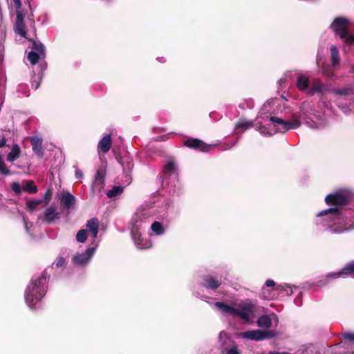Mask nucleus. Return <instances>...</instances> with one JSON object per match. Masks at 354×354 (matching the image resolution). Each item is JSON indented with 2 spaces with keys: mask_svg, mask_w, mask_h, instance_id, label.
Instances as JSON below:
<instances>
[{
  "mask_svg": "<svg viewBox=\"0 0 354 354\" xmlns=\"http://www.w3.org/2000/svg\"><path fill=\"white\" fill-rule=\"evenodd\" d=\"M48 273L44 270L41 275L31 279L25 291V301L27 305L34 309L35 306L41 300L47 291Z\"/></svg>",
  "mask_w": 354,
  "mask_h": 354,
  "instance_id": "1",
  "label": "nucleus"
},
{
  "mask_svg": "<svg viewBox=\"0 0 354 354\" xmlns=\"http://www.w3.org/2000/svg\"><path fill=\"white\" fill-rule=\"evenodd\" d=\"M325 202L328 205L337 207L322 211L319 212L317 216H322L330 214L332 216V219L339 218L341 216L340 207L348 203V197L341 193L336 192L327 195L325 198Z\"/></svg>",
  "mask_w": 354,
  "mask_h": 354,
  "instance_id": "2",
  "label": "nucleus"
},
{
  "mask_svg": "<svg viewBox=\"0 0 354 354\" xmlns=\"http://www.w3.org/2000/svg\"><path fill=\"white\" fill-rule=\"evenodd\" d=\"M262 308L259 307L251 303H245L241 306L240 309L236 308L235 316H238L242 319L249 322L250 319L254 317V313Z\"/></svg>",
  "mask_w": 354,
  "mask_h": 354,
  "instance_id": "3",
  "label": "nucleus"
},
{
  "mask_svg": "<svg viewBox=\"0 0 354 354\" xmlns=\"http://www.w3.org/2000/svg\"><path fill=\"white\" fill-rule=\"evenodd\" d=\"M269 119L270 121L273 123L278 124L279 127H278V131L279 132H286L290 129H297L301 126V122L299 119H295L293 121H285L283 119L276 117L272 116L270 118H266Z\"/></svg>",
  "mask_w": 354,
  "mask_h": 354,
  "instance_id": "4",
  "label": "nucleus"
},
{
  "mask_svg": "<svg viewBox=\"0 0 354 354\" xmlns=\"http://www.w3.org/2000/svg\"><path fill=\"white\" fill-rule=\"evenodd\" d=\"M183 145L194 150L201 152H209L214 147L213 145H209L204 142L198 138H189L183 141Z\"/></svg>",
  "mask_w": 354,
  "mask_h": 354,
  "instance_id": "5",
  "label": "nucleus"
},
{
  "mask_svg": "<svg viewBox=\"0 0 354 354\" xmlns=\"http://www.w3.org/2000/svg\"><path fill=\"white\" fill-rule=\"evenodd\" d=\"M349 21L344 17H337L330 25V28L336 35L340 38L345 37L347 35Z\"/></svg>",
  "mask_w": 354,
  "mask_h": 354,
  "instance_id": "6",
  "label": "nucleus"
},
{
  "mask_svg": "<svg viewBox=\"0 0 354 354\" xmlns=\"http://www.w3.org/2000/svg\"><path fill=\"white\" fill-rule=\"evenodd\" d=\"M59 213L56 212L55 206L51 205L46 209L44 213L39 215L38 219L46 223H51L55 220L59 219Z\"/></svg>",
  "mask_w": 354,
  "mask_h": 354,
  "instance_id": "7",
  "label": "nucleus"
},
{
  "mask_svg": "<svg viewBox=\"0 0 354 354\" xmlns=\"http://www.w3.org/2000/svg\"><path fill=\"white\" fill-rule=\"evenodd\" d=\"M112 151L114 153L117 161L123 167L124 171L127 174V175L129 174L133 167V159L127 156L123 157L121 156L118 152V150L115 149V148L113 149Z\"/></svg>",
  "mask_w": 354,
  "mask_h": 354,
  "instance_id": "8",
  "label": "nucleus"
},
{
  "mask_svg": "<svg viewBox=\"0 0 354 354\" xmlns=\"http://www.w3.org/2000/svg\"><path fill=\"white\" fill-rule=\"evenodd\" d=\"M131 234L134 243L138 249H147L151 246V242L142 237L137 227H133L131 230Z\"/></svg>",
  "mask_w": 354,
  "mask_h": 354,
  "instance_id": "9",
  "label": "nucleus"
},
{
  "mask_svg": "<svg viewBox=\"0 0 354 354\" xmlns=\"http://www.w3.org/2000/svg\"><path fill=\"white\" fill-rule=\"evenodd\" d=\"M345 276H351L354 278V261H351L346 264L342 270L328 274V279H337Z\"/></svg>",
  "mask_w": 354,
  "mask_h": 354,
  "instance_id": "10",
  "label": "nucleus"
},
{
  "mask_svg": "<svg viewBox=\"0 0 354 354\" xmlns=\"http://www.w3.org/2000/svg\"><path fill=\"white\" fill-rule=\"evenodd\" d=\"M95 248H88L84 253L76 254L73 257V263L75 265L84 266L86 265L91 256L94 254Z\"/></svg>",
  "mask_w": 354,
  "mask_h": 354,
  "instance_id": "11",
  "label": "nucleus"
},
{
  "mask_svg": "<svg viewBox=\"0 0 354 354\" xmlns=\"http://www.w3.org/2000/svg\"><path fill=\"white\" fill-rule=\"evenodd\" d=\"M30 141L33 153L39 158H43L44 156V151L42 147V138L37 136H35L30 138Z\"/></svg>",
  "mask_w": 354,
  "mask_h": 354,
  "instance_id": "12",
  "label": "nucleus"
},
{
  "mask_svg": "<svg viewBox=\"0 0 354 354\" xmlns=\"http://www.w3.org/2000/svg\"><path fill=\"white\" fill-rule=\"evenodd\" d=\"M24 15L22 13L18 10L17 11V18L14 25V30L22 37L28 39L26 27L24 23Z\"/></svg>",
  "mask_w": 354,
  "mask_h": 354,
  "instance_id": "13",
  "label": "nucleus"
},
{
  "mask_svg": "<svg viewBox=\"0 0 354 354\" xmlns=\"http://www.w3.org/2000/svg\"><path fill=\"white\" fill-rule=\"evenodd\" d=\"M276 333H238L239 336L243 339L262 341L266 339L272 338Z\"/></svg>",
  "mask_w": 354,
  "mask_h": 354,
  "instance_id": "14",
  "label": "nucleus"
},
{
  "mask_svg": "<svg viewBox=\"0 0 354 354\" xmlns=\"http://www.w3.org/2000/svg\"><path fill=\"white\" fill-rule=\"evenodd\" d=\"M61 207L62 209H71L75 203V198L69 192L64 194L60 199Z\"/></svg>",
  "mask_w": 354,
  "mask_h": 354,
  "instance_id": "15",
  "label": "nucleus"
},
{
  "mask_svg": "<svg viewBox=\"0 0 354 354\" xmlns=\"http://www.w3.org/2000/svg\"><path fill=\"white\" fill-rule=\"evenodd\" d=\"M86 227L88 232L91 234L92 238L95 239L97 236V234L100 229V221L96 217L92 218L87 221Z\"/></svg>",
  "mask_w": 354,
  "mask_h": 354,
  "instance_id": "16",
  "label": "nucleus"
},
{
  "mask_svg": "<svg viewBox=\"0 0 354 354\" xmlns=\"http://www.w3.org/2000/svg\"><path fill=\"white\" fill-rule=\"evenodd\" d=\"M112 145V140L110 134L104 136L98 142V150L106 153L111 149Z\"/></svg>",
  "mask_w": 354,
  "mask_h": 354,
  "instance_id": "17",
  "label": "nucleus"
},
{
  "mask_svg": "<svg viewBox=\"0 0 354 354\" xmlns=\"http://www.w3.org/2000/svg\"><path fill=\"white\" fill-rule=\"evenodd\" d=\"M205 283L203 286L206 288L211 290L217 289L221 284V282L218 281L216 277L210 275H207L203 277Z\"/></svg>",
  "mask_w": 354,
  "mask_h": 354,
  "instance_id": "18",
  "label": "nucleus"
},
{
  "mask_svg": "<svg viewBox=\"0 0 354 354\" xmlns=\"http://www.w3.org/2000/svg\"><path fill=\"white\" fill-rule=\"evenodd\" d=\"M254 123L252 121H249L245 119H241L235 125L236 133H241L247 129L253 127Z\"/></svg>",
  "mask_w": 354,
  "mask_h": 354,
  "instance_id": "19",
  "label": "nucleus"
},
{
  "mask_svg": "<svg viewBox=\"0 0 354 354\" xmlns=\"http://www.w3.org/2000/svg\"><path fill=\"white\" fill-rule=\"evenodd\" d=\"M324 84L318 79L313 80L312 86L308 91V94L310 96L313 95L316 93H324Z\"/></svg>",
  "mask_w": 354,
  "mask_h": 354,
  "instance_id": "20",
  "label": "nucleus"
},
{
  "mask_svg": "<svg viewBox=\"0 0 354 354\" xmlns=\"http://www.w3.org/2000/svg\"><path fill=\"white\" fill-rule=\"evenodd\" d=\"M215 306L223 314L235 315L236 308L230 306L223 302L217 301L215 303Z\"/></svg>",
  "mask_w": 354,
  "mask_h": 354,
  "instance_id": "21",
  "label": "nucleus"
},
{
  "mask_svg": "<svg viewBox=\"0 0 354 354\" xmlns=\"http://www.w3.org/2000/svg\"><path fill=\"white\" fill-rule=\"evenodd\" d=\"M310 81L308 77L305 75H299L297 80V87L301 91L308 89Z\"/></svg>",
  "mask_w": 354,
  "mask_h": 354,
  "instance_id": "22",
  "label": "nucleus"
},
{
  "mask_svg": "<svg viewBox=\"0 0 354 354\" xmlns=\"http://www.w3.org/2000/svg\"><path fill=\"white\" fill-rule=\"evenodd\" d=\"M257 325L261 328L268 329L272 326V319L268 315L260 316L257 320Z\"/></svg>",
  "mask_w": 354,
  "mask_h": 354,
  "instance_id": "23",
  "label": "nucleus"
},
{
  "mask_svg": "<svg viewBox=\"0 0 354 354\" xmlns=\"http://www.w3.org/2000/svg\"><path fill=\"white\" fill-rule=\"evenodd\" d=\"M21 154L20 147L17 144L13 145L11 151L7 156V160L9 162H14L18 159Z\"/></svg>",
  "mask_w": 354,
  "mask_h": 354,
  "instance_id": "24",
  "label": "nucleus"
},
{
  "mask_svg": "<svg viewBox=\"0 0 354 354\" xmlns=\"http://www.w3.org/2000/svg\"><path fill=\"white\" fill-rule=\"evenodd\" d=\"M41 205V207H44V203L39 200H29L26 202V209L29 212H35L39 209V206Z\"/></svg>",
  "mask_w": 354,
  "mask_h": 354,
  "instance_id": "25",
  "label": "nucleus"
},
{
  "mask_svg": "<svg viewBox=\"0 0 354 354\" xmlns=\"http://www.w3.org/2000/svg\"><path fill=\"white\" fill-rule=\"evenodd\" d=\"M27 39L32 42V48L33 51L39 53L41 56H45V47L42 43L32 39L28 38Z\"/></svg>",
  "mask_w": 354,
  "mask_h": 354,
  "instance_id": "26",
  "label": "nucleus"
},
{
  "mask_svg": "<svg viewBox=\"0 0 354 354\" xmlns=\"http://www.w3.org/2000/svg\"><path fill=\"white\" fill-rule=\"evenodd\" d=\"M176 170V164L174 161L168 162L163 167L162 174L165 177L170 176Z\"/></svg>",
  "mask_w": 354,
  "mask_h": 354,
  "instance_id": "27",
  "label": "nucleus"
},
{
  "mask_svg": "<svg viewBox=\"0 0 354 354\" xmlns=\"http://www.w3.org/2000/svg\"><path fill=\"white\" fill-rule=\"evenodd\" d=\"M22 189L24 192L28 194H35L38 191L34 181L30 180L26 181V184L24 186H23Z\"/></svg>",
  "mask_w": 354,
  "mask_h": 354,
  "instance_id": "28",
  "label": "nucleus"
},
{
  "mask_svg": "<svg viewBox=\"0 0 354 354\" xmlns=\"http://www.w3.org/2000/svg\"><path fill=\"white\" fill-rule=\"evenodd\" d=\"M151 230L156 234V235H162L165 233V229L161 223L158 221H154L151 225Z\"/></svg>",
  "mask_w": 354,
  "mask_h": 354,
  "instance_id": "29",
  "label": "nucleus"
},
{
  "mask_svg": "<svg viewBox=\"0 0 354 354\" xmlns=\"http://www.w3.org/2000/svg\"><path fill=\"white\" fill-rule=\"evenodd\" d=\"M124 187L121 186H113V188L107 192L106 196L109 198H114L123 192Z\"/></svg>",
  "mask_w": 354,
  "mask_h": 354,
  "instance_id": "30",
  "label": "nucleus"
},
{
  "mask_svg": "<svg viewBox=\"0 0 354 354\" xmlns=\"http://www.w3.org/2000/svg\"><path fill=\"white\" fill-rule=\"evenodd\" d=\"M266 287L272 288V291H278L281 292L285 290L284 286L282 285L276 286L275 282L272 279H268L266 281Z\"/></svg>",
  "mask_w": 354,
  "mask_h": 354,
  "instance_id": "31",
  "label": "nucleus"
},
{
  "mask_svg": "<svg viewBox=\"0 0 354 354\" xmlns=\"http://www.w3.org/2000/svg\"><path fill=\"white\" fill-rule=\"evenodd\" d=\"M331 62L333 66H335L339 63V51L335 46L330 48Z\"/></svg>",
  "mask_w": 354,
  "mask_h": 354,
  "instance_id": "32",
  "label": "nucleus"
},
{
  "mask_svg": "<svg viewBox=\"0 0 354 354\" xmlns=\"http://www.w3.org/2000/svg\"><path fill=\"white\" fill-rule=\"evenodd\" d=\"M0 174L3 176H10L12 174L11 171L6 167L2 156L0 154Z\"/></svg>",
  "mask_w": 354,
  "mask_h": 354,
  "instance_id": "33",
  "label": "nucleus"
},
{
  "mask_svg": "<svg viewBox=\"0 0 354 354\" xmlns=\"http://www.w3.org/2000/svg\"><path fill=\"white\" fill-rule=\"evenodd\" d=\"M42 57L40 55V54L35 51H30L28 54V59L30 61V64L32 65L36 64L38 62L39 58Z\"/></svg>",
  "mask_w": 354,
  "mask_h": 354,
  "instance_id": "34",
  "label": "nucleus"
},
{
  "mask_svg": "<svg viewBox=\"0 0 354 354\" xmlns=\"http://www.w3.org/2000/svg\"><path fill=\"white\" fill-rule=\"evenodd\" d=\"M105 172L103 169H97L95 176V183L98 185H103L104 181Z\"/></svg>",
  "mask_w": 354,
  "mask_h": 354,
  "instance_id": "35",
  "label": "nucleus"
},
{
  "mask_svg": "<svg viewBox=\"0 0 354 354\" xmlns=\"http://www.w3.org/2000/svg\"><path fill=\"white\" fill-rule=\"evenodd\" d=\"M87 239V230L82 229L77 232L76 234V240L79 243H84Z\"/></svg>",
  "mask_w": 354,
  "mask_h": 354,
  "instance_id": "36",
  "label": "nucleus"
},
{
  "mask_svg": "<svg viewBox=\"0 0 354 354\" xmlns=\"http://www.w3.org/2000/svg\"><path fill=\"white\" fill-rule=\"evenodd\" d=\"M52 196L53 189L51 188H49L46 191L44 195V198L42 199H40L44 203V206H46L50 203V201L52 199Z\"/></svg>",
  "mask_w": 354,
  "mask_h": 354,
  "instance_id": "37",
  "label": "nucleus"
},
{
  "mask_svg": "<svg viewBox=\"0 0 354 354\" xmlns=\"http://www.w3.org/2000/svg\"><path fill=\"white\" fill-rule=\"evenodd\" d=\"M32 78L34 80L32 82V88L37 90L40 86L41 77H37L36 74L33 73Z\"/></svg>",
  "mask_w": 354,
  "mask_h": 354,
  "instance_id": "38",
  "label": "nucleus"
},
{
  "mask_svg": "<svg viewBox=\"0 0 354 354\" xmlns=\"http://www.w3.org/2000/svg\"><path fill=\"white\" fill-rule=\"evenodd\" d=\"M342 39H344V42L348 45H354V35H349L347 32L346 36Z\"/></svg>",
  "mask_w": 354,
  "mask_h": 354,
  "instance_id": "39",
  "label": "nucleus"
},
{
  "mask_svg": "<svg viewBox=\"0 0 354 354\" xmlns=\"http://www.w3.org/2000/svg\"><path fill=\"white\" fill-rule=\"evenodd\" d=\"M11 188H12V190L17 194H20L21 192V190H23L21 188V185H19V183H16V182L12 183Z\"/></svg>",
  "mask_w": 354,
  "mask_h": 354,
  "instance_id": "40",
  "label": "nucleus"
},
{
  "mask_svg": "<svg viewBox=\"0 0 354 354\" xmlns=\"http://www.w3.org/2000/svg\"><path fill=\"white\" fill-rule=\"evenodd\" d=\"M332 279H328V274L324 279H321L316 282V285L319 287H324L326 286Z\"/></svg>",
  "mask_w": 354,
  "mask_h": 354,
  "instance_id": "41",
  "label": "nucleus"
},
{
  "mask_svg": "<svg viewBox=\"0 0 354 354\" xmlns=\"http://www.w3.org/2000/svg\"><path fill=\"white\" fill-rule=\"evenodd\" d=\"M226 354H241L236 346H232L230 348H226Z\"/></svg>",
  "mask_w": 354,
  "mask_h": 354,
  "instance_id": "42",
  "label": "nucleus"
},
{
  "mask_svg": "<svg viewBox=\"0 0 354 354\" xmlns=\"http://www.w3.org/2000/svg\"><path fill=\"white\" fill-rule=\"evenodd\" d=\"M65 259L64 257H59L57 258L55 261V266L57 268L62 267L65 264Z\"/></svg>",
  "mask_w": 354,
  "mask_h": 354,
  "instance_id": "43",
  "label": "nucleus"
},
{
  "mask_svg": "<svg viewBox=\"0 0 354 354\" xmlns=\"http://www.w3.org/2000/svg\"><path fill=\"white\" fill-rule=\"evenodd\" d=\"M351 90L347 88L338 89L335 91V93L341 95H347L350 93Z\"/></svg>",
  "mask_w": 354,
  "mask_h": 354,
  "instance_id": "44",
  "label": "nucleus"
},
{
  "mask_svg": "<svg viewBox=\"0 0 354 354\" xmlns=\"http://www.w3.org/2000/svg\"><path fill=\"white\" fill-rule=\"evenodd\" d=\"M6 136L3 134H2L0 136V148L3 147L6 145Z\"/></svg>",
  "mask_w": 354,
  "mask_h": 354,
  "instance_id": "45",
  "label": "nucleus"
},
{
  "mask_svg": "<svg viewBox=\"0 0 354 354\" xmlns=\"http://www.w3.org/2000/svg\"><path fill=\"white\" fill-rule=\"evenodd\" d=\"M344 338L348 339L350 340L354 339V333H344Z\"/></svg>",
  "mask_w": 354,
  "mask_h": 354,
  "instance_id": "46",
  "label": "nucleus"
},
{
  "mask_svg": "<svg viewBox=\"0 0 354 354\" xmlns=\"http://www.w3.org/2000/svg\"><path fill=\"white\" fill-rule=\"evenodd\" d=\"M13 1L15 3V6L16 8L20 9V8L21 6V0H13Z\"/></svg>",
  "mask_w": 354,
  "mask_h": 354,
  "instance_id": "47",
  "label": "nucleus"
},
{
  "mask_svg": "<svg viewBox=\"0 0 354 354\" xmlns=\"http://www.w3.org/2000/svg\"><path fill=\"white\" fill-rule=\"evenodd\" d=\"M75 176L77 178H81L83 176V174L80 170H76Z\"/></svg>",
  "mask_w": 354,
  "mask_h": 354,
  "instance_id": "48",
  "label": "nucleus"
},
{
  "mask_svg": "<svg viewBox=\"0 0 354 354\" xmlns=\"http://www.w3.org/2000/svg\"><path fill=\"white\" fill-rule=\"evenodd\" d=\"M354 229V223H352L351 225H349L347 226V224L345 225V227L344 228V230H350Z\"/></svg>",
  "mask_w": 354,
  "mask_h": 354,
  "instance_id": "49",
  "label": "nucleus"
},
{
  "mask_svg": "<svg viewBox=\"0 0 354 354\" xmlns=\"http://www.w3.org/2000/svg\"><path fill=\"white\" fill-rule=\"evenodd\" d=\"M266 291V288H262V294L263 295V297H264L265 298H268H268H269V297H268V296H266V295H265Z\"/></svg>",
  "mask_w": 354,
  "mask_h": 354,
  "instance_id": "50",
  "label": "nucleus"
},
{
  "mask_svg": "<svg viewBox=\"0 0 354 354\" xmlns=\"http://www.w3.org/2000/svg\"><path fill=\"white\" fill-rule=\"evenodd\" d=\"M247 332H255V333H257V332H263L262 330H248ZM268 332H273L272 330H269Z\"/></svg>",
  "mask_w": 354,
  "mask_h": 354,
  "instance_id": "51",
  "label": "nucleus"
},
{
  "mask_svg": "<svg viewBox=\"0 0 354 354\" xmlns=\"http://www.w3.org/2000/svg\"><path fill=\"white\" fill-rule=\"evenodd\" d=\"M270 354H290V353H286V352L281 353L273 352V353H270Z\"/></svg>",
  "mask_w": 354,
  "mask_h": 354,
  "instance_id": "52",
  "label": "nucleus"
},
{
  "mask_svg": "<svg viewBox=\"0 0 354 354\" xmlns=\"http://www.w3.org/2000/svg\"><path fill=\"white\" fill-rule=\"evenodd\" d=\"M26 229L28 230V226H27V224L26 223Z\"/></svg>",
  "mask_w": 354,
  "mask_h": 354,
  "instance_id": "53",
  "label": "nucleus"
}]
</instances>
